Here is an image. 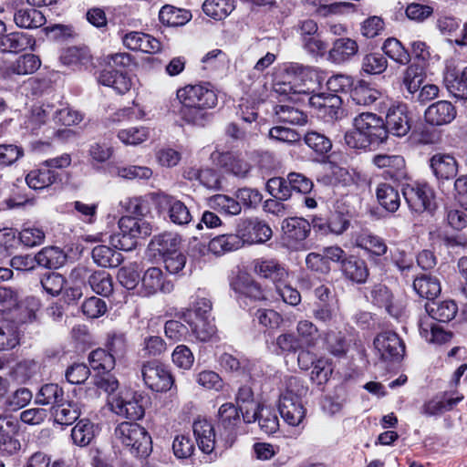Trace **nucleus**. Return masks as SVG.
Here are the masks:
<instances>
[{"label":"nucleus","mask_w":467,"mask_h":467,"mask_svg":"<svg viewBox=\"0 0 467 467\" xmlns=\"http://www.w3.org/2000/svg\"><path fill=\"white\" fill-rule=\"evenodd\" d=\"M176 97L181 104L178 115L185 124L203 128L211 122L218 95L210 82L186 85L177 90Z\"/></svg>","instance_id":"obj_1"},{"label":"nucleus","mask_w":467,"mask_h":467,"mask_svg":"<svg viewBox=\"0 0 467 467\" xmlns=\"http://www.w3.org/2000/svg\"><path fill=\"white\" fill-rule=\"evenodd\" d=\"M389 138L384 119L375 113L363 112L353 120V129L347 131L344 140L354 150H376Z\"/></svg>","instance_id":"obj_2"},{"label":"nucleus","mask_w":467,"mask_h":467,"mask_svg":"<svg viewBox=\"0 0 467 467\" xmlns=\"http://www.w3.org/2000/svg\"><path fill=\"white\" fill-rule=\"evenodd\" d=\"M107 67L99 71L98 82L110 87L119 94H126L131 88V79L128 69L134 63V57L129 53H114L105 57Z\"/></svg>","instance_id":"obj_3"},{"label":"nucleus","mask_w":467,"mask_h":467,"mask_svg":"<svg viewBox=\"0 0 467 467\" xmlns=\"http://www.w3.org/2000/svg\"><path fill=\"white\" fill-rule=\"evenodd\" d=\"M115 438L130 452L138 458H145L152 450L151 437L148 431L137 423L121 422L114 431Z\"/></svg>","instance_id":"obj_4"},{"label":"nucleus","mask_w":467,"mask_h":467,"mask_svg":"<svg viewBox=\"0 0 467 467\" xmlns=\"http://www.w3.org/2000/svg\"><path fill=\"white\" fill-rule=\"evenodd\" d=\"M289 185L291 187V196L294 193L304 195V204H317V202H330V195L334 193L332 184L333 178L323 176L318 182H324L325 185L314 188L313 182L301 173L291 172L288 174Z\"/></svg>","instance_id":"obj_5"},{"label":"nucleus","mask_w":467,"mask_h":467,"mask_svg":"<svg viewBox=\"0 0 467 467\" xmlns=\"http://www.w3.org/2000/svg\"><path fill=\"white\" fill-rule=\"evenodd\" d=\"M307 96L309 107L325 122H335L344 117L345 110L340 95L319 92Z\"/></svg>","instance_id":"obj_6"},{"label":"nucleus","mask_w":467,"mask_h":467,"mask_svg":"<svg viewBox=\"0 0 467 467\" xmlns=\"http://www.w3.org/2000/svg\"><path fill=\"white\" fill-rule=\"evenodd\" d=\"M282 244L290 250H306V239L311 232V225L303 217H288L282 222Z\"/></svg>","instance_id":"obj_7"},{"label":"nucleus","mask_w":467,"mask_h":467,"mask_svg":"<svg viewBox=\"0 0 467 467\" xmlns=\"http://www.w3.org/2000/svg\"><path fill=\"white\" fill-rule=\"evenodd\" d=\"M140 375L144 384L152 391L165 392L173 384V378L169 369L157 360L142 362Z\"/></svg>","instance_id":"obj_8"},{"label":"nucleus","mask_w":467,"mask_h":467,"mask_svg":"<svg viewBox=\"0 0 467 467\" xmlns=\"http://www.w3.org/2000/svg\"><path fill=\"white\" fill-rule=\"evenodd\" d=\"M411 113L407 104L403 102H392L386 112L384 124L389 135L403 137L411 129Z\"/></svg>","instance_id":"obj_9"},{"label":"nucleus","mask_w":467,"mask_h":467,"mask_svg":"<svg viewBox=\"0 0 467 467\" xmlns=\"http://www.w3.org/2000/svg\"><path fill=\"white\" fill-rule=\"evenodd\" d=\"M144 397L137 392H127L112 398L109 402L111 410L119 416L137 420L144 416Z\"/></svg>","instance_id":"obj_10"},{"label":"nucleus","mask_w":467,"mask_h":467,"mask_svg":"<svg viewBox=\"0 0 467 467\" xmlns=\"http://www.w3.org/2000/svg\"><path fill=\"white\" fill-rule=\"evenodd\" d=\"M304 48L315 56H324L327 51V43L322 40L317 23L311 18L300 20L297 24Z\"/></svg>","instance_id":"obj_11"},{"label":"nucleus","mask_w":467,"mask_h":467,"mask_svg":"<svg viewBox=\"0 0 467 467\" xmlns=\"http://www.w3.org/2000/svg\"><path fill=\"white\" fill-rule=\"evenodd\" d=\"M374 346L384 360H400L405 353L402 339L392 331L380 333L374 339Z\"/></svg>","instance_id":"obj_12"},{"label":"nucleus","mask_w":467,"mask_h":467,"mask_svg":"<svg viewBox=\"0 0 467 467\" xmlns=\"http://www.w3.org/2000/svg\"><path fill=\"white\" fill-rule=\"evenodd\" d=\"M88 267L78 265L71 272V276L74 278H85L88 276V282L91 289L98 295L109 296L113 292V281L111 275L104 271H94L90 275Z\"/></svg>","instance_id":"obj_13"},{"label":"nucleus","mask_w":467,"mask_h":467,"mask_svg":"<svg viewBox=\"0 0 467 467\" xmlns=\"http://www.w3.org/2000/svg\"><path fill=\"white\" fill-rule=\"evenodd\" d=\"M372 162L379 169H384L383 177L400 182L407 177L406 162L400 155L377 154Z\"/></svg>","instance_id":"obj_14"},{"label":"nucleus","mask_w":467,"mask_h":467,"mask_svg":"<svg viewBox=\"0 0 467 467\" xmlns=\"http://www.w3.org/2000/svg\"><path fill=\"white\" fill-rule=\"evenodd\" d=\"M407 204H431L435 200L433 187L424 181H412L401 188Z\"/></svg>","instance_id":"obj_15"},{"label":"nucleus","mask_w":467,"mask_h":467,"mask_svg":"<svg viewBox=\"0 0 467 467\" xmlns=\"http://www.w3.org/2000/svg\"><path fill=\"white\" fill-rule=\"evenodd\" d=\"M212 157L220 168L237 177H246L251 170V165L238 151L213 152Z\"/></svg>","instance_id":"obj_16"},{"label":"nucleus","mask_w":467,"mask_h":467,"mask_svg":"<svg viewBox=\"0 0 467 467\" xmlns=\"http://www.w3.org/2000/svg\"><path fill=\"white\" fill-rule=\"evenodd\" d=\"M244 244H263L272 237V229L258 220H244L240 223L236 230Z\"/></svg>","instance_id":"obj_17"},{"label":"nucleus","mask_w":467,"mask_h":467,"mask_svg":"<svg viewBox=\"0 0 467 467\" xmlns=\"http://www.w3.org/2000/svg\"><path fill=\"white\" fill-rule=\"evenodd\" d=\"M457 116L456 107L448 100L431 104L424 112V119L431 126H442L452 122Z\"/></svg>","instance_id":"obj_18"},{"label":"nucleus","mask_w":467,"mask_h":467,"mask_svg":"<svg viewBox=\"0 0 467 467\" xmlns=\"http://www.w3.org/2000/svg\"><path fill=\"white\" fill-rule=\"evenodd\" d=\"M63 177V171L49 169L42 163L37 169L26 174V182L31 189L43 190L53 184L61 183Z\"/></svg>","instance_id":"obj_19"},{"label":"nucleus","mask_w":467,"mask_h":467,"mask_svg":"<svg viewBox=\"0 0 467 467\" xmlns=\"http://www.w3.org/2000/svg\"><path fill=\"white\" fill-rule=\"evenodd\" d=\"M254 272L260 277L270 279L276 285L283 284L288 277V271L275 259L257 258L253 261Z\"/></svg>","instance_id":"obj_20"},{"label":"nucleus","mask_w":467,"mask_h":467,"mask_svg":"<svg viewBox=\"0 0 467 467\" xmlns=\"http://www.w3.org/2000/svg\"><path fill=\"white\" fill-rule=\"evenodd\" d=\"M35 46V37L24 32L4 33L0 37V53L3 54H18L27 48L34 50Z\"/></svg>","instance_id":"obj_21"},{"label":"nucleus","mask_w":467,"mask_h":467,"mask_svg":"<svg viewBox=\"0 0 467 467\" xmlns=\"http://www.w3.org/2000/svg\"><path fill=\"white\" fill-rule=\"evenodd\" d=\"M142 293L145 296L162 292L171 293L173 290V284L164 278L162 271L159 267H150L144 273L141 278Z\"/></svg>","instance_id":"obj_22"},{"label":"nucleus","mask_w":467,"mask_h":467,"mask_svg":"<svg viewBox=\"0 0 467 467\" xmlns=\"http://www.w3.org/2000/svg\"><path fill=\"white\" fill-rule=\"evenodd\" d=\"M122 42L127 48L133 51L155 54L161 49V44L157 38L143 32L127 33L123 36Z\"/></svg>","instance_id":"obj_23"},{"label":"nucleus","mask_w":467,"mask_h":467,"mask_svg":"<svg viewBox=\"0 0 467 467\" xmlns=\"http://www.w3.org/2000/svg\"><path fill=\"white\" fill-rule=\"evenodd\" d=\"M430 168L439 181L453 179L458 173V162L449 153H435L430 159Z\"/></svg>","instance_id":"obj_24"},{"label":"nucleus","mask_w":467,"mask_h":467,"mask_svg":"<svg viewBox=\"0 0 467 467\" xmlns=\"http://www.w3.org/2000/svg\"><path fill=\"white\" fill-rule=\"evenodd\" d=\"M59 59L74 70L87 69L92 64V55L87 47H69L62 50Z\"/></svg>","instance_id":"obj_25"},{"label":"nucleus","mask_w":467,"mask_h":467,"mask_svg":"<svg viewBox=\"0 0 467 467\" xmlns=\"http://www.w3.org/2000/svg\"><path fill=\"white\" fill-rule=\"evenodd\" d=\"M358 53V44L349 37L337 38L328 51V58L335 64L350 61Z\"/></svg>","instance_id":"obj_26"},{"label":"nucleus","mask_w":467,"mask_h":467,"mask_svg":"<svg viewBox=\"0 0 467 467\" xmlns=\"http://www.w3.org/2000/svg\"><path fill=\"white\" fill-rule=\"evenodd\" d=\"M370 295L372 302L379 307H384L390 316L399 317L402 314V304L394 301L392 293L385 285H375Z\"/></svg>","instance_id":"obj_27"},{"label":"nucleus","mask_w":467,"mask_h":467,"mask_svg":"<svg viewBox=\"0 0 467 467\" xmlns=\"http://www.w3.org/2000/svg\"><path fill=\"white\" fill-rule=\"evenodd\" d=\"M278 410L284 420L291 426H298L306 416L301 400L280 397Z\"/></svg>","instance_id":"obj_28"},{"label":"nucleus","mask_w":467,"mask_h":467,"mask_svg":"<svg viewBox=\"0 0 467 467\" xmlns=\"http://www.w3.org/2000/svg\"><path fill=\"white\" fill-rule=\"evenodd\" d=\"M41 66L38 56L27 53L19 56L14 62L5 67V78H11L14 75L23 76L35 73Z\"/></svg>","instance_id":"obj_29"},{"label":"nucleus","mask_w":467,"mask_h":467,"mask_svg":"<svg viewBox=\"0 0 467 467\" xmlns=\"http://www.w3.org/2000/svg\"><path fill=\"white\" fill-rule=\"evenodd\" d=\"M234 200L224 194H215L209 198L212 204H260L263 200L262 193L256 189L241 188L237 191Z\"/></svg>","instance_id":"obj_30"},{"label":"nucleus","mask_w":467,"mask_h":467,"mask_svg":"<svg viewBox=\"0 0 467 467\" xmlns=\"http://www.w3.org/2000/svg\"><path fill=\"white\" fill-rule=\"evenodd\" d=\"M192 430L200 450L204 453H211L216 442L213 424L207 420H197L193 422Z\"/></svg>","instance_id":"obj_31"},{"label":"nucleus","mask_w":467,"mask_h":467,"mask_svg":"<svg viewBox=\"0 0 467 467\" xmlns=\"http://www.w3.org/2000/svg\"><path fill=\"white\" fill-rule=\"evenodd\" d=\"M32 7H20L16 8L14 13L15 24L24 29H36L43 26L46 22L45 15Z\"/></svg>","instance_id":"obj_32"},{"label":"nucleus","mask_w":467,"mask_h":467,"mask_svg":"<svg viewBox=\"0 0 467 467\" xmlns=\"http://www.w3.org/2000/svg\"><path fill=\"white\" fill-rule=\"evenodd\" d=\"M381 96L379 89L373 88L370 83L359 79L353 83L350 90V98L356 105L370 106Z\"/></svg>","instance_id":"obj_33"},{"label":"nucleus","mask_w":467,"mask_h":467,"mask_svg":"<svg viewBox=\"0 0 467 467\" xmlns=\"http://www.w3.org/2000/svg\"><path fill=\"white\" fill-rule=\"evenodd\" d=\"M388 67L387 57L379 51L369 49L368 46L361 59V72L369 76L380 75L387 70Z\"/></svg>","instance_id":"obj_34"},{"label":"nucleus","mask_w":467,"mask_h":467,"mask_svg":"<svg viewBox=\"0 0 467 467\" xmlns=\"http://www.w3.org/2000/svg\"><path fill=\"white\" fill-rule=\"evenodd\" d=\"M382 54L400 66L408 65L411 60L410 52L396 37H387L380 47Z\"/></svg>","instance_id":"obj_35"},{"label":"nucleus","mask_w":467,"mask_h":467,"mask_svg":"<svg viewBox=\"0 0 467 467\" xmlns=\"http://www.w3.org/2000/svg\"><path fill=\"white\" fill-rule=\"evenodd\" d=\"M244 246V242L239 233L221 234L213 238L208 244L210 252L216 255H222L240 249Z\"/></svg>","instance_id":"obj_36"},{"label":"nucleus","mask_w":467,"mask_h":467,"mask_svg":"<svg viewBox=\"0 0 467 467\" xmlns=\"http://www.w3.org/2000/svg\"><path fill=\"white\" fill-rule=\"evenodd\" d=\"M192 18V12L189 9L179 8L171 5H163L159 12L161 23L168 26H182Z\"/></svg>","instance_id":"obj_37"},{"label":"nucleus","mask_w":467,"mask_h":467,"mask_svg":"<svg viewBox=\"0 0 467 467\" xmlns=\"http://www.w3.org/2000/svg\"><path fill=\"white\" fill-rule=\"evenodd\" d=\"M218 415L219 428L224 430L227 440L233 441L234 430L241 421L239 409L234 403H224L220 407Z\"/></svg>","instance_id":"obj_38"},{"label":"nucleus","mask_w":467,"mask_h":467,"mask_svg":"<svg viewBox=\"0 0 467 467\" xmlns=\"http://www.w3.org/2000/svg\"><path fill=\"white\" fill-rule=\"evenodd\" d=\"M429 319L439 322H449L453 319L457 314L458 307L454 301L445 300L441 302L431 301L425 305Z\"/></svg>","instance_id":"obj_39"},{"label":"nucleus","mask_w":467,"mask_h":467,"mask_svg":"<svg viewBox=\"0 0 467 467\" xmlns=\"http://www.w3.org/2000/svg\"><path fill=\"white\" fill-rule=\"evenodd\" d=\"M181 244L180 236L171 232H164L159 234L150 240L149 247L150 250L157 252L162 257L179 250Z\"/></svg>","instance_id":"obj_40"},{"label":"nucleus","mask_w":467,"mask_h":467,"mask_svg":"<svg viewBox=\"0 0 467 467\" xmlns=\"http://www.w3.org/2000/svg\"><path fill=\"white\" fill-rule=\"evenodd\" d=\"M119 228L130 236L144 238L151 234V225L145 219L125 215L119 221Z\"/></svg>","instance_id":"obj_41"},{"label":"nucleus","mask_w":467,"mask_h":467,"mask_svg":"<svg viewBox=\"0 0 467 467\" xmlns=\"http://www.w3.org/2000/svg\"><path fill=\"white\" fill-rule=\"evenodd\" d=\"M341 270L347 278L358 284L365 283L368 276L366 262L352 255L342 260Z\"/></svg>","instance_id":"obj_42"},{"label":"nucleus","mask_w":467,"mask_h":467,"mask_svg":"<svg viewBox=\"0 0 467 467\" xmlns=\"http://www.w3.org/2000/svg\"><path fill=\"white\" fill-rule=\"evenodd\" d=\"M80 406L73 400H63L53 410L55 421L61 425H70L80 416Z\"/></svg>","instance_id":"obj_43"},{"label":"nucleus","mask_w":467,"mask_h":467,"mask_svg":"<svg viewBox=\"0 0 467 467\" xmlns=\"http://www.w3.org/2000/svg\"><path fill=\"white\" fill-rule=\"evenodd\" d=\"M426 78V63L413 61L403 76V84L411 94L417 92Z\"/></svg>","instance_id":"obj_44"},{"label":"nucleus","mask_w":467,"mask_h":467,"mask_svg":"<svg viewBox=\"0 0 467 467\" xmlns=\"http://www.w3.org/2000/svg\"><path fill=\"white\" fill-rule=\"evenodd\" d=\"M462 400V395L449 399H445V394L442 397L435 396L423 404L420 412L426 416H437L444 411L451 410Z\"/></svg>","instance_id":"obj_45"},{"label":"nucleus","mask_w":467,"mask_h":467,"mask_svg":"<svg viewBox=\"0 0 467 467\" xmlns=\"http://www.w3.org/2000/svg\"><path fill=\"white\" fill-rule=\"evenodd\" d=\"M65 399L63 389L55 383L43 385L36 395V403L51 406L52 410Z\"/></svg>","instance_id":"obj_46"},{"label":"nucleus","mask_w":467,"mask_h":467,"mask_svg":"<svg viewBox=\"0 0 467 467\" xmlns=\"http://www.w3.org/2000/svg\"><path fill=\"white\" fill-rule=\"evenodd\" d=\"M93 261L101 267H117L122 261V254L107 245H97L91 253Z\"/></svg>","instance_id":"obj_47"},{"label":"nucleus","mask_w":467,"mask_h":467,"mask_svg":"<svg viewBox=\"0 0 467 467\" xmlns=\"http://www.w3.org/2000/svg\"><path fill=\"white\" fill-rule=\"evenodd\" d=\"M203 13L217 21L225 19L235 8L234 0H205Z\"/></svg>","instance_id":"obj_48"},{"label":"nucleus","mask_w":467,"mask_h":467,"mask_svg":"<svg viewBox=\"0 0 467 467\" xmlns=\"http://www.w3.org/2000/svg\"><path fill=\"white\" fill-rule=\"evenodd\" d=\"M413 288L417 294L429 300H432L441 293V284L437 277L422 275L413 281Z\"/></svg>","instance_id":"obj_49"},{"label":"nucleus","mask_w":467,"mask_h":467,"mask_svg":"<svg viewBox=\"0 0 467 467\" xmlns=\"http://www.w3.org/2000/svg\"><path fill=\"white\" fill-rule=\"evenodd\" d=\"M304 142L317 156L327 158L329 151L332 150V141L325 134L316 130L307 131L304 135Z\"/></svg>","instance_id":"obj_50"},{"label":"nucleus","mask_w":467,"mask_h":467,"mask_svg":"<svg viewBox=\"0 0 467 467\" xmlns=\"http://www.w3.org/2000/svg\"><path fill=\"white\" fill-rule=\"evenodd\" d=\"M420 333L426 341L431 343L441 344L451 338V333L446 332L441 327L429 318L420 320Z\"/></svg>","instance_id":"obj_51"},{"label":"nucleus","mask_w":467,"mask_h":467,"mask_svg":"<svg viewBox=\"0 0 467 467\" xmlns=\"http://www.w3.org/2000/svg\"><path fill=\"white\" fill-rule=\"evenodd\" d=\"M13 430V422L0 416V450L8 455L16 453L21 447L19 441L12 436Z\"/></svg>","instance_id":"obj_52"},{"label":"nucleus","mask_w":467,"mask_h":467,"mask_svg":"<svg viewBox=\"0 0 467 467\" xmlns=\"http://www.w3.org/2000/svg\"><path fill=\"white\" fill-rule=\"evenodd\" d=\"M36 265H41L47 268H58L61 266L65 260L66 255L57 247L48 246L44 247L36 255Z\"/></svg>","instance_id":"obj_53"},{"label":"nucleus","mask_w":467,"mask_h":467,"mask_svg":"<svg viewBox=\"0 0 467 467\" xmlns=\"http://www.w3.org/2000/svg\"><path fill=\"white\" fill-rule=\"evenodd\" d=\"M445 86L450 93L462 99H467V66L461 73H449L444 78Z\"/></svg>","instance_id":"obj_54"},{"label":"nucleus","mask_w":467,"mask_h":467,"mask_svg":"<svg viewBox=\"0 0 467 467\" xmlns=\"http://www.w3.org/2000/svg\"><path fill=\"white\" fill-rule=\"evenodd\" d=\"M275 113L279 122L291 125H304L307 122V115L290 105H277L275 108Z\"/></svg>","instance_id":"obj_55"},{"label":"nucleus","mask_w":467,"mask_h":467,"mask_svg":"<svg viewBox=\"0 0 467 467\" xmlns=\"http://www.w3.org/2000/svg\"><path fill=\"white\" fill-rule=\"evenodd\" d=\"M95 437V425L88 420H80L71 431L73 442L87 446Z\"/></svg>","instance_id":"obj_56"},{"label":"nucleus","mask_w":467,"mask_h":467,"mask_svg":"<svg viewBox=\"0 0 467 467\" xmlns=\"http://www.w3.org/2000/svg\"><path fill=\"white\" fill-rule=\"evenodd\" d=\"M88 362L92 369L105 373L114 368L116 359L106 349L97 348L89 354Z\"/></svg>","instance_id":"obj_57"},{"label":"nucleus","mask_w":467,"mask_h":467,"mask_svg":"<svg viewBox=\"0 0 467 467\" xmlns=\"http://www.w3.org/2000/svg\"><path fill=\"white\" fill-rule=\"evenodd\" d=\"M356 244L378 256L385 254L388 249L380 237L365 232L357 236Z\"/></svg>","instance_id":"obj_58"},{"label":"nucleus","mask_w":467,"mask_h":467,"mask_svg":"<svg viewBox=\"0 0 467 467\" xmlns=\"http://www.w3.org/2000/svg\"><path fill=\"white\" fill-rule=\"evenodd\" d=\"M386 24L381 16H370L360 23L359 31L366 39H373L382 35Z\"/></svg>","instance_id":"obj_59"},{"label":"nucleus","mask_w":467,"mask_h":467,"mask_svg":"<svg viewBox=\"0 0 467 467\" xmlns=\"http://www.w3.org/2000/svg\"><path fill=\"white\" fill-rule=\"evenodd\" d=\"M106 348L107 351L115 359H121L124 358L128 349L126 335L122 332H112L109 334Z\"/></svg>","instance_id":"obj_60"},{"label":"nucleus","mask_w":467,"mask_h":467,"mask_svg":"<svg viewBox=\"0 0 467 467\" xmlns=\"http://www.w3.org/2000/svg\"><path fill=\"white\" fill-rule=\"evenodd\" d=\"M296 331L299 343L306 347H314L319 338L317 326L308 320L299 321L296 325Z\"/></svg>","instance_id":"obj_61"},{"label":"nucleus","mask_w":467,"mask_h":467,"mask_svg":"<svg viewBox=\"0 0 467 467\" xmlns=\"http://www.w3.org/2000/svg\"><path fill=\"white\" fill-rule=\"evenodd\" d=\"M32 392L26 388H19L4 402V409L9 411H16L26 406L32 400Z\"/></svg>","instance_id":"obj_62"},{"label":"nucleus","mask_w":467,"mask_h":467,"mask_svg":"<svg viewBox=\"0 0 467 467\" xmlns=\"http://www.w3.org/2000/svg\"><path fill=\"white\" fill-rule=\"evenodd\" d=\"M353 83L354 78L352 77L344 74H336L327 79L326 86L327 92L339 95L341 93H350Z\"/></svg>","instance_id":"obj_63"},{"label":"nucleus","mask_w":467,"mask_h":467,"mask_svg":"<svg viewBox=\"0 0 467 467\" xmlns=\"http://www.w3.org/2000/svg\"><path fill=\"white\" fill-rule=\"evenodd\" d=\"M149 137V130L145 127H131L120 130L118 138L126 145H138Z\"/></svg>","instance_id":"obj_64"}]
</instances>
